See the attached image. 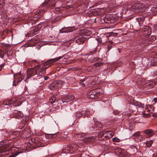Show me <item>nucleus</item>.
<instances>
[{
    "label": "nucleus",
    "mask_w": 157,
    "mask_h": 157,
    "mask_svg": "<svg viewBox=\"0 0 157 157\" xmlns=\"http://www.w3.org/2000/svg\"><path fill=\"white\" fill-rule=\"evenodd\" d=\"M30 130L28 129V130L27 132H30Z\"/></svg>",
    "instance_id": "nucleus-59"
},
{
    "label": "nucleus",
    "mask_w": 157,
    "mask_h": 157,
    "mask_svg": "<svg viewBox=\"0 0 157 157\" xmlns=\"http://www.w3.org/2000/svg\"><path fill=\"white\" fill-rule=\"evenodd\" d=\"M88 60L90 62H93L97 60V59L95 58L94 57H92L91 58H89Z\"/></svg>",
    "instance_id": "nucleus-39"
},
{
    "label": "nucleus",
    "mask_w": 157,
    "mask_h": 157,
    "mask_svg": "<svg viewBox=\"0 0 157 157\" xmlns=\"http://www.w3.org/2000/svg\"><path fill=\"white\" fill-rule=\"evenodd\" d=\"M103 91L100 88H98L96 90H93L89 92L87 94L88 98L91 99H96L99 98L100 95L102 94Z\"/></svg>",
    "instance_id": "nucleus-3"
},
{
    "label": "nucleus",
    "mask_w": 157,
    "mask_h": 157,
    "mask_svg": "<svg viewBox=\"0 0 157 157\" xmlns=\"http://www.w3.org/2000/svg\"><path fill=\"white\" fill-rule=\"evenodd\" d=\"M45 145V144H44V143L40 142V147H43Z\"/></svg>",
    "instance_id": "nucleus-47"
},
{
    "label": "nucleus",
    "mask_w": 157,
    "mask_h": 157,
    "mask_svg": "<svg viewBox=\"0 0 157 157\" xmlns=\"http://www.w3.org/2000/svg\"><path fill=\"white\" fill-rule=\"evenodd\" d=\"M142 33L146 37L150 36L151 33V28L149 26L144 27L142 30Z\"/></svg>",
    "instance_id": "nucleus-8"
},
{
    "label": "nucleus",
    "mask_w": 157,
    "mask_h": 157,
    "mask_svg": "<svg viewBox=\"0 0 157 157\" xmlns=\"http://www.w3.org/2000/svg\"><path fill=\"white\" fill-rule=\"evenodd\" d=\"M155 40L156 38L155 36H146L145 40H144V43H145V44H150V43H147V40H148V41H155Z\"/></svg>",
    "instance_id": "nucleus-16"
},
{
    "label": "nucleus",
    "mask_w": 157,
    "mask_h": 157,
    "mask_svg": "<svg viewBox=\"0 0 157 157\" xmlns=\"http://www.w3.org/2000/svg\"><path fill=\"white\" fill-rule=\"evenodd\" d=\"M78 157H81V156L80 155H79Z\"/></svg>",
    "instance_id": "nucleus-60"
},
{
    "label": "nucleus",
    "mask_w": 157,
    "mask_h": 157,
    "mask_svg": "<svg viewBox=\"0 0 157 157\" xmlns=\"http://www.w3.org/2000/svg\"><path fill=\"white\" fill-rule=\"evenodd\" d=\"M155 85V83L152 81H150L146 83V86H148L149 88H151Z\"/></svg>",
    "instance_id": "nucleus-24"
},
{
    "label": "nucleus",
    "mask_w": 157,
    "mask_h": 157,
    "mask_svg": "<svg viewBox=\"0 0 157 157\" xmlns=\"http://www.w3.org/2000/svg\"><path fill=\"white\" fill-rule=\"evenodd\" d=\"M144 132L146 134V137H151L154 134L152 130L150 129L146 130H144Z\"/></svg>",
    "instance_id": "nucleus-17"
},
{
    "label": "nucleus",
    "mask_w": 157,
    "mask_h": 157,
    "mask_svg": "<svg viewBox=\"0 0 157 157\" xmlns=\"http://www.w3.org/2000/svg\"><path fill=\"white\" fill-rule=\"evenodd\" d=\"M97 41L99 43H101L102 42V40L101 38L99 37L98 38H96L95 40H94V42L96 43V44L95 45V47H96L98 46L97 44Z\"/></svg>",
    "instance_id": "nucleus-30"
},
{
    "label": "nucleus",
    "mask_w": 157,
    "mask_h": 157,
    "mask_svg": "<svg viewBox=\"0 0 157 157\" xmlns=\"http://www.w3.org/2000/svg\"><path fill=\"white\" fill-rule=\"evenodd\" d=\"M2 4L6 6L7 12L8 13H10L16 9L15 6L11 3H9L7 4H5V2L3 0H2Z\"/></svg>",
    "instance_id": "nucleus-6"
},
{
    "label": "nucleus",
    "mask_w": 157,
    "mask_h": 157,
    "mask_svg": "<svg viewBox=\"0 0 157 157\" xmlns=\"http://www.w3.org/2000/svg\"><path fill=\"white\" fill-rule=\"evenodd\" d=\"M67 136H65V137H61L60 138V139L61 140H65L66 139V138Z\"/></svg>",
    "instance_id": "nucleus-50"
},
{
    "label": "nucleus",
    "mask_w": 157,
    "mask_h": 157,
    "mask_svg": "<svg viewBox=\"0 0 157 157\" xmlns=\"http://www.w3.org/2000/svg\"><path fill=\"white\" fill-rule=\"evenodd\" d=\"M9 144H4L0 146V153H2L1 155L4 156L8 154V151L9 150L8 148Z\"/></svg>",
    "instance_id": "nucleus-5"
},
{
    "label": "nucleus",
    "mask_w": 157,
    "mask_h": 157,
    "mask_svg": "<svg viewBox=\"0 0 157 157\" xmlns=\"http://www.w3.org/2000/svg\"><path fill=\"white\" fill-rule=\"evenodd\" d=\"M133 103L134 104L136 107V106H138L139 107H140L143 108L144 107V104H142L141 103L139 102L138 101H136L135 102H134Z\"/></svg>",
    "instance_id": "nucleus-25"
},
{
    "label": "nucleus",
    "mask_w": 157,
    "mask_h": 157,
    "mask_svg": "<svg viewBox=\"0 0 157 157\" xmlns=\"http://www.w3.org/2000/svg\"><path fill=\"white\" fill-rule=\"evenodd\" d=\"M94 121L95 122L94 120ZM92 128L93 129H95L96 130H100L102 128V125L100 122L97 121L96 122H95L94 126H93Z\"/></svg>",
    "instance_id": "nucleus-15"
},
{
    "label": "nucleus",
    "mask_w": 157,
    "mask_h": 157,
    "mask_svg": "<svg viewBox=\"0 0 157 157\" xmlns=\"http://www.w3.org/2000/svg\"><path fill=\"white\" fill-rule=\"evenodd\" d=\"M128 115L129 116L130 115V114L129 113H128Z\"/></svg>",
    "instance_id": "nucleus-61"
},
{
    "label": "nucleus",
    "mask_w": 157,
    "mask_h": 157,
    "mask_svg": "<svg viewBox=\"0 0 157 157\" xmlns=\"http://www.w3.org/2000/svg\"><path fill=\"white\" fill-rule=\"evenodd\" d=\"M92 69V68H91V67H87V68H86V69L88 71L91 72V71H92L91 70Z\"/></svg>",
    "instance_id": "nucleus-46"
},
{
    "label": "nucleus",
    "mask_w": 157,
    "mask_h": 157,
    "mask_svg": "<svg viewBox=\"0 0 157 157\" xmlns=\"http://www.w3.org/2000/svg\"><path fill=\"white\" fill-rule=\"evenodd\" d=\"M13 116L14 117L20 119L23 117V114L20 111L14 110L13 112Z\"/></svg>",
    "instance_id": "nucleus-10"
},
{
    "label": "nucleus",
    "mask_w": 157,
    "mask_h": 157,
    "mask_svg": "<svg viewBox=\"0 0 157 157\" xmlns=\"http://www.w3.org/2000/svg\"><path fill=\"white\" fill-rule=\"evenodd\" d=\"M82 113L81 112L79 111L75 113V116L76 117V118H79L82 116H84L86 114V111H82Z\"/></svg>",
    "instance_id": "nucleus-20"
},
{
    "label": "nucleus",
    "mask_w": 157,
    "mask_h": 157,
    "mask_svg": "<svg viewBox=\"0 0 157 157\" xmlns=\"http://www.w3.org/2000/svg\"><path fill=\"white\" fill-rule=\"evenodd\" d=\"M112 140L114 142H119L121 141V140L117 137L113 138H112Z\"/></svg>",
    "instance_id": "nucleus-37"
},
{
    "label": "nucleus",
    "mask_w": 157,
    "mask_h": 157,
    "mask_svg": "<svg viewBox=\"0 0 157 157\" xmlns=\"http://www.w3.org/2000/svg\"><path fill=\"white\" fill-rule=\"evenodd\" d=\"M1 156L0 157H5L6 155H4V156H3L1 155Z\"/></svg>",
    "instance_id": "nucleus-58"
},
{
    "label": "nucleus",
    "mask_w": 157,
    "mask_h": 157,
    "mask_svg": "<svg viewBox=\"0 0 157 157\" xmlns=\"http://www.w3.org/2000/svg\"><path fill=\"white\" fill-rule=\"evenodd\" d=\"M19 79L17 80L18 82H19L21 81L22 79V78L21 76L20 75H19Z\"/></svg>",
    "instance_id": "nucleus-48"
},
{
    "label": "nucleus",
    "mask_w": 157,
    "mask_h": 157,
    "mask_svg": "<svg viewBox=\"0 0 157 157\" xmlns=\"http://www.w3.org/2000/svg\"><path fill=\"white\" fill-rule=\"evenodd\" d=\"M137 151V149L136 147L134 146H132L131 147V151L132 154H134Z\"/></svg>",
    "instance_id": "nucleus-27"
},
{
    "label": "nucleus",
    "mask_w": 157,
    "mask_h": 157,
    "mask_svg": "<svg viewBox=\"0 0 157 157\" xmlns=\"http://www.w3.org/2000/svg\"><path fill=\"white\" fill-rule=\"evenodd\" d=\"M107 131H101L98 135V139L100 140H105V138H106Z\"/></svg>",
    "instance_id": "nucleus-14"
},
{
    "label": "nucleus",
    "mask_w": 157,
    "mask_h": 157,
    "mask_svg": "<svg viewBox=\"0 0 157 157\" xmlns=\"http://www.w3.org/2000/svg\"><path fill=\"white\" fill-rule=\"evenodd\" d=\"M63 57V56H59L57 58H55L54 59H53V60H54L55 62L61 59Z\"/></svg>",
    "instance_id": "nucleus-44"
},
{
    "label": "nucleus",
    "mask_w": 157,
    "mask_h": 157,
    "mask_svg": "<svg viewBox=\"0 0 157 157\" xmlns=\"http://www.w3.org/2000/svg\"><path fill=\"white\" fill-rule=\"evenodd\" d=\"M56 133H52L49 134V136H50L49 137H51L52 138L53 137H55L56 136Z\"/></svg>",
    "instance_id": "nucleus-43"
},
{
    "label": "nucleus",
    "mask_w": 157,
    "mask_h": 157,
    "mask_svg": "<svg viewBox=\"0 0 157 157\" xmlns=\"http://www.w3.org/2000/svg\"><path fill=\"white\" fill-rule=\"evenodd\" d=\"M63 81H55L50 84L48 88L51 90H54L62 86Z\"/></svg>",
    "instance_id": "nucleus-4"
},
{
    "label": "nucleus",
    "mask_w": 157,
    "mask_h": 157,
    "mask_svg": "<svg viewBox=\"0 0 157 157\" xmlns=\"http://www.w3.org/2000/svg\"><path fill=\"white\" fill-rule=\"evenodd\" d=\"M37 49H38V50L39 49V48H37Z\"/></svg>",
    "instance_id": "nucleus-62"
},
{
    "label": "nucleus",
    "mask_w": 157,
    "mask_h": 157,
    "mask_svg": "<svg viewBox=\"0 0 157 157\" xmlns=\"http://www.w3.org/2000/svg\"><path fill=\"white\" fill-rule=\"evenodd\" d=\"M114 134V133L111 131H107V134H106L107 135V136H106V139L112 137Z\"/></svg>",
    "instance_id": "nucleus-23"
},
{
    "label": "nucleus",
    "mask_w": 157,
    "mask_h": 157,
    "mask_svg": "<svg viewBox=\"0 0 157 157\" xmlns=\"http://www.w3.org/2000/svg\"><path fill=\"white\" fill-rule=\"evenodd\" d=\"M10 46V44H6L4 43H0V47L3 48L4 49L6 50L8 49V48Z\"/></svg>",
    "instance_id": "nucleus-21"
},
{
    "label": "nucleus",
    "mask_w": 157,
    "mask_h": 157,
    "mask_svg": "<svg viewBox=\"0 0 157 157\" xmlns=\"http://www.w3.org/2000/svg\"><path fill=\"white\" fill-rule=\"evenodd\" d=\"M112 48V47L110 46H107L108 51H109Z\"/></svg>",
    "instance_id": "nucleus-51"
},
{
    "label": "nucleus",
    "mask_w": 157,
    "mask_h": 157,
    "mask_svg": "<svg viewBox=\"0 0 157 157\" xmlns=\"http://www.w3.org/2000/svg\"><path fill=\"white\" fill-rule=\"evenodd\" d=\"M94 138L93 136L89 137H85L83 139L84 141L86 143H88L90 142H92L93 141Z\"/></svg>",
    "instance_id": "nucleus-22"
},
{
    "label": "nucleus",
    "mask_w": 157,
    "mask_h": 157,
    "mask_svg": "<svg viewBox=\"0 0 157 157\" xmlns=\"http://www.w3.org/2000/svg\"><path fill=\"white\" fill-rule=\"evenodd\" d=\"M4 56V53L3 51L0 49V57L2 59H3Z\"/></svg>",
    "instance_id": "nucleus-38"
},
{
    "label": "nucleus",
    "mask_w": 157,
    "mask_h": 157,
    "mask_svg": "<svg viewBox=\"0 0 157 157\" xmlns=\"http://www.w3.org/2000/svg\"><path fill=\"white\" fill-rule=\"evenodd\" d=\"M45 2L47 5L49 6H54L56 4V2L54 0H47Z\"/></svg>",
    "instance_id": "nucleus-18"
},
{
    "label": "nucleus",
    "mask_w": 157,
    "mask_h": 157,
    "mask_svg": "<svg viewBox=\"0 0 157 157\" xmlns=\"http://www.w3.org/2000/svg\"><path fill=\"white\" fill-rule=\"evenodd\" d=\"M45 99V97L44 96V95L43 94L42 95V97H41V99L44 100Z\"/></svg>",
    "instance_id": "nucleus-56"
},
{
    "label": "nucleus",
    "mask_w": 157,
    "mask_h": 157,
    "mask_svg": "<svg viewBox=\"0 0 157 157\" xmlns=\"http://www.w3.org/2000/svg\"><path fill=\"white\" fill-rule=\"evenodd\" d=\"M86 81H84V83H85V82H86L87 83L86 84H85V85H87L90 82V78H86Z\"/></svg>",
    "instance_id": "nucleus-40"
},
{
    "label": "nucleus",
    "mask_w": 157,
    "mask_h": 157,
    "mask_svg": "<svg viewBox=\"0 0 157 157\" xmlns=\"http://www.w3.org/2000/svg\"><path fill=\"white\" fill-rule=\"evenodd\" d=\"M140 132H137L132 135V136H139L140 135Z\"/></svg>",
    "instance_id": "nucleus-41"
},
{
    "label": "nucleus",
    "mask_w": 157,
    "mask_h": 157,
    "mask_svg": "<svg viewBox=\"0 0 157 157\" xmlns=\"http://www.w3.org/2000/svg\"><path fill=\"white\" fill-rule=\"evenodd\" d=\"M39 40H38L36 41L35 42V44H37L39 46Z\"/></svg>",
    "instance_id": "nucleus-52"
},
{
    "label": "nucleus",
    "mask_w": 157,
    "mask_h": 157,
    "mask_svg": "<svg viewBox=\"0 0 157 157\" xmlns=\"http://www.w3.org/2000/svg\"><path fill=\"white\" fill-rule=\"evenodd\" d=\"M155 133L157 134V131H156V132H155Z\"/></svg>",
    "instance_id": "nucleus-63"
},
{
    "label": "nucleus",
    "mask_w": 157,
    "mask_h": 157,
    "mask_svg": "<svg viewBox=\"0 0 157 157\" xmlns=\"http://www.w3.org/2000/svg\"><path fill=\"white\" fill-rule=\"evenodd\" d=\"M152 116L154 117H157V114H153L152 115Z\"/></svg>",
    "instance_id": "nucleus-54"
},
{
    "label": "nucleus",
    "mask_w": 157,
    "mask_h": 157,
    "mask_svg": "<svg viewBox=\"0 0 157 157\" xmlns=\"http://www.w3.org/2000/svg\"><path fill=\"white\" fill-rule=\"evenodd\" d=\"M55 62V61H54V60H51L50 62H49V65L50 66H51L52 63Z\"/></svg>",
    "instance_id": "nucleus-45"
},
{
    "label": "nucleus",
    "mask_w": 157,
    "mask_h": 157,
    "mask_svg": "<svg viewBox=\"0 0 157 157\" xmlns=\"http://www.w3.org/2000/svg\"><path fill=\"white\" fill-rule=\"evenodd\" d=\"M20 104L21 103L20 101L16 98L14 97L11 100H5L3 101L1 107L5 108H8L9 107H11L12 105L17 106H19Z\"/></svg>",
    "instance_id": "nucleus-1"
},
{
    "label": "nucleus",
    "mask_w": 157,
    "mask_h": 157,
    "mask_svg": "<svg viewBox=\"0 0 157 157\" xmlns=\"http://www.w3.org/2000/svg\"><path fill=\"white\" fill-rule=\"evenodd\" d=\"M75 28L74 27H64L62 28L60 30V33H68L72 32L74 30Z\"/></svg>",
    "instance_id": "nucleus-13"
},
{
    "label": "nucleus",
    "mask_w": 157,
    "mask_h": 157,
    "mask_svg": "<svg viewBox=\"0 0 157 157\" xmlns=\"http://www.w3.org/2000/svg\"><path fill=\"white\" fill-rule=\"evenodd\" d=\"M39 29L38 27H36L33 28L31 29V31L30 33H28L27 34H25V36H33L34 34L35 35L37 34L39 32Z\"/></svg>",
    "instance_id": "nucleus-12"
},
{
    "label": "nucleus",
    "mask_w": 157,
    "mask_h": 157,
    "mask_svg": "<svg viewBox=\"0 0 157 157\" xmlns=\"http://www.w3.org/2000/svg\"><path fill=\"white\" fill-rule=\"evenodd\" d=\"M130 109L133 111H136L137 110L136 107L133 104H132L130 106Z\"/></svg>",
    "instance_id": "nucleus-28"
},
{
    "label": "nucleus",
    "mask_w": 157,
    "mask_h": 157,
    "mask_svg": "<svg viewBox=\"0 0 157 157\" xmlns=\"http://www.w3.org/2000/svg\"><path fill=\"white\" fill-rule=\"evenodd\" d=\"M115 151L116 152H117V153L120 154H122V149L120 148H117L115 150Z\"/></svg>",
    "instance_id": "nucleus-35"
},
{
    "label": "nucleus",
    "mask_w": 157,
    "mask_h": 157,
    "mask_svg": "<svg viewBox=\"0 0 157 157\" xmlns=\"http://www.w3.org/2000/svg\"><path fill=\"white\" fill-rule=\"evenodd\" d=\"M153 157H157V153L156 154H153Z\"/></svg>",
    "instance_id": "nucleus-57"
},
{
    "label": "nucleus",
    "mask_w": 157,
    "mask_h": 157,
    "mask_svg": "<svg viewBox=\"0 0 157 157\" xmlns=\"http://www.w3.org/2000/svg\"><path fill=\"white\" fill-rule=\"evenodd\" d=\"M153 77L154 79L157 78V71L154 72L153 74Z\"/></svg>",
    "instance_id": "nucleus-42"
},
{
    "label": "nucleus",
    "mask_w": 157,
    "mask_h": 157,
    "mask_svg": "<svg viewBox=\"0 0 157 157\" xmlns=\"http://www.w3.org/2000/svg\"><path fill=\"white\" fill-rule=\"evenodd\" d=\"M103 63L102 62H98L94 64V65L95 67H98L102 65Z\"/></svg>",
    "instance_id": "nucleus-36"
},
{
    "label": "nucleus",
    "mask_w": 157,
    "mask_h": 157,
    "mask_svg": "<svg viewBox=\"0 0 157 157\" xmlns=\"http://www.w3.org/2000/svg\"><path fill=\"white\" fill-rule=\"evenodd\" d=\"M85 38L84 37L82 36L78 38L76 40V42L78 44H83L85 40Z\"/></svg>",
    "instance_id": "nucleus-19"
},
{
    "label": "nucleus",
    "mask_w": 157,
    "mask_h": 157,
    "mask_svg": "<svg viewBox=\"0 0 157 157\" xmlns=\"http://www.w3.org/2000/svg\"><path fill=\"white\" fill-rule=\"evenodd\" d=\"M116 16L112 17V16L106 15L103 18V20L106 23H113L116 21Z\"/></svg>",
    "instance_id": "nucleus-7"
},
{
    "label": "nucleus",
    "mask_w": 157,
    "mask_h": 157,
    "mask_svg": "<svg viewBox=\"0 0 157 157\" xmlns=\"http://www.w3.org/2000/svg\"><path fill=\"white\" fill-rule=\"evenodd\" d=\"M46 139L45 135L43 134V135H40V140L44 141L45 140V139Z\"/></svg>",
    "instance_id": "nucleus-34"
},
{
    "label": "nucleus",
    "mask_w": 157,
    "mask_h": 157,
    "mask_svg": "<svg viewBox=\"0 0 157 157\" xmlns=\"http://www.w3.org/2000/svg\"><path fill=\"white\" fill-rule=\"evenodd\" d=\"M116 34V35H117V33H115Z\"/></svg>",
    "instance_id": "nucleus-64"
},
{
    "label": "nucleus",
    "mask_w": 157,
    "mask_h": 157,
    "mask_svg": "<svg viewBox=\"0 0 157 157\" xmlns=\"http://www.w3.org/2000/svg\"><path fill=\"white\" fill-rule=\"evenodd\" d=\"M3 6V5L1 3V1H0V9Z\"/></svg>",
    "instance_id": "nucleus-55"
},
{
    "label": "nucleus",
    "mask_w": 157,
    "mask_h": 157,
    "mask_svg": "<svg viewBox=\"0 0 157 157\" xmlns=\"http://www.w3.org/2000/svg\"><path fill=\"white\" fill-rule=\"evenodd\" d=\"M84 33L85 36H89L92 33L90 31L87 30L84 31Z\"/></svg>",
    "instance_id": "nucleus-33"
},
{
    "label": "nucleus",
    "mask_w": 157,
    "mask_h": 157,
    "mask_svg": "<svg viewBox=\"0 0 157 157\" xmlns=\"http://www.w3.org/2000/svg\"><path fill=\"white\" fill-rule=\"evenodd\" d=\"M152 141H151V140H150V141H149V142H147V144H149L147 146H150L152 144Z\"/></svg>",
    "instance_id": "nucleus-49"
},
{
    "label": "nucleus",
    "mask_w": 157,
    "mask_h": 157,
    "mask_svg": "<svg viewBox=\"0 0 157 157\" xmlns=\"http://www.w3.org/2000/svg\"><path fill=\"white\" fill-rule=\"evenodd\" d=\"M51 60H53V59L48 60L45 62L44 63V66L45 67H43L42 69L40 70V76L41 75L40 73H41L42 75H44L45 74V70L50 66L49 65L48 63Z\"/></svg>",
    "instance_id": "nucleus-9"
},
{
    "label": "nucleus",
    "mask_w": 157,
    "mask_h": 157,
    "mask_svg": "<svg viewBox=\"0 0 157 157\" xmlns=\"http://www.w3.org/2000/svg\"><path fill=\"white\" fill-rule=\"evenodd\" d=\"M49 78V77L48 76H46L44 77H42L40 78V79L41 81V82H40V83H42L44 81L47 80Z\"/></svg>",
    "instance_id": "nucleus-31"
},
{
    "label": "nucleus",
    "mask_w": 157,
    "mask_h": 157,
    "mask_svg": "<svg viewBox=\"0 0 157 157\" xmlns=\"http://www.w3.org/2000/svg\"><path fill=\"white\" fill-rule=\"evenodd\" d=\"M49 100L51 103L52 104L55 102L56 98L54 96H52L50 98Z\"/></svg>",
    "instance_id": "nucleus-32"
},
{
    "label": "nucleus",
    "mask_w": 157,
    "mask_h": 157,
    "mask_svg": "<svg viewBox=\"0 0 157 157\" xmlns=\"http://www.w3.org/2000/svg\"><path fill=\"white\" fill-rule=\"evenodd\" d=\"M86 81V78H81L80 79V85L83 87L85 86V84H86V82L84 83V82Z\"/></svg>",
    "instance_id": "nucleus-26"
},
{
    "label": "nucleus",
    "mask_w": 157,
    "mask_h": 157,
    "mask_svg": "<svg viewBox=\"0 0 157 157\" xmlns=\"http://www.w3.org/2000/svg\"><path fill=\"white\" fill-rule=\"evenodd\" d=\"M79 147V146L75 144H72L70 146H67L63 149L64 152L66 153H75Z\"/></svg>",
    "instance_id": "nucleus-2"
},
{
    "label": "nucleus",
    "mask_w": 157,
    "mask_h": 157,
    "mask_svg": "<svg viewBox=\"0 0 157 157\" xmlns=\"http://www.w3.org/2000/svg\"><path fill=\"white\" fill-rule=\"evenodd\" d=\"M153 100L155 103H157V98H155L153 99Z\"/></svg>",
    "instance_id": "nucleus-53"
},
{
    "label": "nucleus",
    "mask_w": 157,
    "mask_h": 157,
    "mask_svg": "<svg viewBox=\"0 0 157 157\" xmlns=\"http://www.w3.org/2000/svg\"><path fill=\"white\" fill-rule=\"evenodd\" d=\"M151 62L152 63L154 66H157V57H155L153 58L151 60Z\"/></svg>",
    "instance_id": "nucleus-29"
},
{
    "label": "nucleus",
    "mask_w": 157,
    "mask_h": 157,
    "mask_svg": "<svg viewBox=\"0 0 157 157\" xmlns=\"http://www.w3.org/2000/svg\"><path fill=\"white\" fill-rule=\"evenodd\" d=\"M75 99V97L73 95H67L65 96L62 99V101L63 103L68 102Z\"/></svg>",
    "instance_id": "nucleus-11"
}]
</instances>
